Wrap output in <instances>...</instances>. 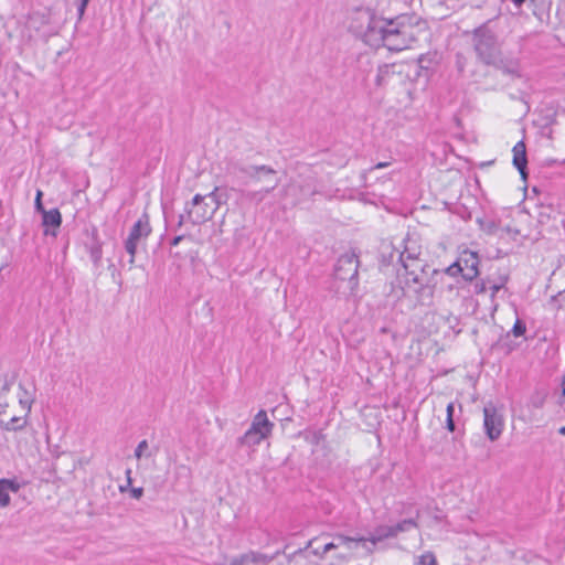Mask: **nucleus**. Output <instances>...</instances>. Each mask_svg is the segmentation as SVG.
<instances>
[{
	"label": "nucleus",
	"instance_id": "nucleus-1",
	"mask_svg": "<svg viewBox=\"0 0 565 565\" xmlns=\"http://www.w3.org/2000/svg\"><path fill=\"white\" fill-rule=\"evenodd\" d=\"M352 31L371 46H385L390 51H403L426 41L429 32L427 22L417 17L402 15L394 20L375 17L369 10L356 12Z\"/></svg>",
	"mask_w": 565,
	"mask_h": 565
},
{
	"label": "nucleus",
	"instance_id": "nucleus-2",
	"mask_svg": "<svg viewBox=\"0 0 565 565\" xmlns=\"http://www.w3.org/2000/svg\"><path fill=\"white\" fill-rule=\"evenodd\" d=\"M405 270V285L416 294L422 305L433 303L434 289L438 282H443V274L438 269L429 268L425 259L405 260L401 263Z\"/></svg>",
	"mask_w": 565,
	"mask_h": 565
},
{
	"label": "nucleus",
	"instance_id": "nucleus-3",
	"mask_svg": "<svg viewBox=\"0 0 565 565\" xmlns=\"http://www.w3.org/2000/svg\"><path fill=\"white\" fill-rule=\"evenodd\" d=\"M221 204L217 188L206 195L196 194L185 207L186 221L203 224L210 221Z\"/></svg>",
	"mask_w": 565,
	"mask_h": 565
},
{
	"label": "nucleus",
	"instance_id": "nucleus-4",
	"mask_svg": "<svg viewBox=\"0 0 565 565\" xmlns=\"http://www.w3.org/2000/svg\"><path fill=\"white\" fill-rule=\"evenodd\" d=\"M473 45L478 57L486 64H494L500 56L497 36L487 25L475 31Z\"/></svg>",
	"mask_w": 565,
	"mask_h": 565
},
{
	"label": "nucleus",
	"instance_id": "nucleus-5",
	"mask_svg": "<svg viewBox=\"0 0 565 565\" xmlns=\"http://www.w3.org/2000/svg\"><path fill=\"white\" fill-rule=\"evenodd\" d=\"M274 424L268 419L265 411H259L253 418L247 431L239 438V444L246 447H255L268 438Z\"/></svg>",
	"mask_w": 565,
	"mask_h": 565
},
{
	"label": "nucleus",
	"instance_id": "nucleus-6",
	"mask_svg": "<svg viewBox=\"0 0 565 565\" xmlns=\"http://www.w3.org/2000/svg\"><path fill=\"white\" fill-rule=\"evenodd\" d=\"M151 233V226L148 214L143 213L131 227L127 239L125 241V249L129 254V264L135 263L138 245L146 241Z\"/></svg>",
	"mask_w": 565,
	"mask_h": 565
},
{
	"label": "nucleus",
	"instance_id": "nucleus-7",
	"mask_svg": "<svg viewBox=\"0 0 565 565\" xmlns=\"http://www.w3.org/2000/svg\"><path fill=\"white\" fill-rule=\"evenodd\" d=\"M483 427L487 437L491 441L499 439L503 431V416L492 403H489L483 407Z\"/></svg>",
	"mask_w": 565,
	"mask_h": 565
},
{
	"label": "nucleus",
	"instance_id": "nucleus-8",
	"mask_svg": "<svg viewBox=\"0 0 565 565\" xmlns=\"http://www.w3.org/2000/svg\"><path fill=\"white\" fill-rule=\"evenodd\" d=\"M359 259L354 252L341 255L335 266V276L340 280H349L356 285Z\"/></svg>",
	"mask_w": 565,
	"mask_h": 565
},
{
	"label": "nucleus",
	"instance_id": "nucleus-9",
	"mask_svg": "<svg viewBox=\"0 0 565 565\" xmlns=\"http://www.w3.org/2000/svg\"><path fill=\"white\" fill-rule=\"evenodd\" d=\"M42 192L38 190V213L42 214V227L45 236L56 237L62 224V215L57 209L45 210L41 202Z\"/></svg>",
	"mask_w": 565,
	"mask_h": 565
},
{
	"label": "nucleus",
	"instance_id": "nucleus-10",
	"mask_svg": "<svg viewBox=\"0 0 565 565\" xmlns=\"http://www.w3.org/2000/svg\"><path fill=\"white\" fill-rule=\"evenodd\" d=\"M395 250L398 253L401 263L423 259L422 239L416 234H407L401 245L395 247Z\"/></svg>",
	"mask_w": 565,
	"mask_h": 565
},
{
	"label": "nucleus",
	"instance_id": "nucleus-11",
	"mask_svg": "<svg viewBox=\"0 0 565 565\" xmlns=\"http://www.w3.org/2000/svg\"><path fill=\"white\" fill-rule=\"evenodd\" d=\"M243 172L255 183H264L274 188L279 184L276 170L269 166H249L243 169Z\"/></svg>",
	"mask_w": 565,
	"mask_h": 565
},
{
	"label": "nucleus",
	"instance_id": "nucleus-12",
	"mask_svg": "<svg viewBox=\"0 0 565 565\" xmlns=\"http://www.w3.org/2000/svg\"><path fill=\"white\" fill-rule=\"evenodd\" d=\"M457 262L466 280L471 281L479 275V256L476 252L463 250Z\"/></svg>",
	"mask_w": 565,
	"mask_h": 565
},
{
	"label": "nucleus",
	"instance_id": "nucleus-13",
	"mask_svg": "<svg viewBox=\"0 0 565 565\" xmlns=\"http://www.w3.org/2000/svg\"><path fill=\"white\" fill-rule=\"evenodd\" d=\"M273 559V556L250 551L233 558L230 565H267Z\"/></svg>",
	"mask_w": 565,
	"mask_h": 565
},
{
	"label": "nucleus",
	"instance_id": "nucleus-14",
	"mask_svg": "<svg viewBox=\"0 0 565 565\" xmlns=\"http://www.w3.org/2000/svg\"><path fill=\"white\" fill-rule=\"evenodd\" d=\"M21 482L18 479H0V507L6 508L10 504V493L18 492Z\"/></svg>",
	"mask_w": 565,
	"mask_h": 565
},
{
	"label": "nucleus",
	"instance_id": "nucleus-15",
	"mask_svg": "<svg viewBox=\"0 0 565 565\" xmlns=\"http://www.w3.org/2000/svg\"><path fill=\"white\" fill-rule=\"evenodd\" d=\"M513 164L519 170L521 175L523 178L526 177L525 169H526V148L525 143L523 141L516 142V145L513 147Z\"/></svg>",
	"mask_w": 565,
	"mask_h": 565
},
{
	"label": "nucleus",
	"instance_id": "nucleus-16",
	"mask_svg": "<svg viewBox=\"0 0 565 565\" xmlns=\"http://www.w3.org/2000/svg\"><path fill=\"white\" fill-rule=\"evenodd\" d=\"M317 541H318V537H315V539L310 540V541L307 543V545H306L305 550L312 548V550H311V553H312L315 556L319 557V558H324V556H326V554H327L328 552H330L331 550H334V548H337V547H338V544H335L334 542L327 543V544H324L322 547H312V546H313V544H315Z\"/></svg>",
	"mask_w": 565,
	"mask_h": 565
},
{
	"label": "nucleus",
	"instance_id": "nucleus-17",
	"mask_svg": "<svg viewBox=\"0 0 565 565\" xmlns=\"http://www.w3.org/2000/svg\"><path fill=\"white\" fill-rule=\"evenodd\" d=\"M522 235V231L514 225L503 224L500 225V238H509L516 241Z\"/></svg>",
	"mask_w": 565,
	"mask_h": 565
},
{
	"label": "nucleus",
	"instance_id": "nucleus-18",
	"mask_svg": "<svg viewBox=\"0 0 565 565\" xmlns=\"http://www.w3.org/2000/svg\"><path fill=\"white\" fill-rule=\"evenodd\" d=\"M388 537H395V533L393 530V526H380L375 531V535H373L370 541L373 544H376L377 542L388 539Z\"/></svg>",
	"mask_w": 565,
	"mask_h": 565
},
{
	"label": "nucleus",
	"instance_id": "nucleus-19",
	"mask_svg": "<svg viewBox=\"0 0 565 565\" xmlns=\"http://www.w3.org/2000/svg\"><path fill=\"white\" fill-rule=\"evenodd\" d=\"M276 188L273 185H265L257 191H252L246 194V196L250 201H255L257 203L262 202L269 193H271Z\"/></svg>",
	"mask_w": 565,
	"mask_h": 565
},
{
	"label": "nucleus",
	"instance_id": "nucleus-20",
	"mask_svg": "<svg viewBox=\"0 0 565 565\" xmlns=\"http://www.w3.org/2000/svg\"><path fill=\"white\" fill-rule=\"evenodd\" d=\"M501 68L505 74H509L513 77L522 76L521 66H520L519 61H516V60H511V61L503 63Z\"/></svg>",
	"mask_w": 565,
	"mask_h": 565
},
{
	"label": "nucleus",
	"instance_id": "nucleus-21",
	"mask_svg": "<svg viewBox=\"0 0 565 565\" xmlns=\"http://www.w3.org/2000/svg\"><path fill=\"white\" fill-rule=\"evenodd\" d=\"M393 75V66L391 65H382L377 70V74L375 77V84L377 86H383L386 79Z\"/></svg>",
	"mask_w": 565,
	"mask_h": 565
},
{
	"label": "nucleus",
	"instance_id": "nucleus-22",
	"mask_svg": "<svg viewBox=\"0 0 565 565\" xmlns=\"http://www.w3.org/2000/svg\"><path fill=\"white\" fill-rule=\"evenodd\" d=\"M417 526L418 524L415 519H407L398 522L396 525H393V530L395 536H397L399 533L416 529Z\"/></svg>",
	"mask_w": 565,
	"mask_h": 565
},
{
	"label": "nucleus",
	"instance_id": "nucleus-23",
	"mask_svg": "<svg viewBox=\"0 0 565 565\" xmlns=\"http://www.w3.org/2000/svg\"><path fill=\"white\" fill-rule=\"evenodd\" d=\"M501 221L499 223L492 221V220H489V221H484V222H481V228L484 233L487 234H490V235H497L500 237V225H501Z\"/></svg>",
	"mask_w": 565,
	"mask_h": 565
},
{
	"label": "nucleus",
	"instance_id": "nucleus-24",
	"mask_svg": "<svg viewBox=\"0 0 565 565\" xmlns=\"http://www.w3.org/2000/svg\"><path fill=\"white\" fill-rule=\"evenodd\" d=\"M414 565H438L436 556L431 552H426L418 556Z\"/></svg>",
	"mask_w": 565,
	"mask_h": 565
},
{
	"label": "nucleus",
	"instance_id": "nucleus-25",
	"mask_svg": "<svg viewBox=\"0 0 565 565\" xmlns=\"http://www.w3.org/2000/svg\"><path fill=\"white\" fill-rule=\"evenodd\" d=\"M149 448L147 440H141L135 449V457L137 460H140L142 457H150V454H147Z\"/></svg>",
	"mask_w": 565,
	"mask_h": 565
},
{
	"label": "nucleus",
	"instance_id": "nucleus-26",
	"mask_svg": "<svg viewBox=\"0 0 565 565\" xmlns=\"http://www.w3.org/2000/svg\"><path fill=\"white\" fill-rule=\"evenodd\" d=\"M175 480H180L181 478H185L186 480L191 479V469L186 465H179L175 468Z\"/></svg>",
	"mask_w": 565,
	"mask_h": 565
},
{
	"label": "nucleus",
	"instance_id": "nucleus-27",
	"mask_svg": "<svg viewBox=\"0 0 565 565\" xmlns=\"http://www.w3.org/2000/svg\"><path fill=\"white\" fill-rule=\"evenodd\" d=\"M335 540L338 541L335 544H338V546L340 545H348L352 542H363L364 539L363 537H350V536H345L343 534H337L335 536Z\"/></svg>",
	"mask_w": 565,
	"mask_h": 565
},
{
	"label": "nucleus",
	"instance_id": "nucleus-28",
	"mask_svg": "<svg viewBox=\"0 0 565 565\" xmlns=\"http://www.w3.org/2000/svg\"><path fill=\"white\" fill-rule=\"evenodd\" d=\"M507 281H508L507 276H500V282H488L489 289L491 290L492 298L495 296L497 292H499L504 287Z\"/></svg>",
	"mask_w": 565,
	"mask_h": 565
},
{
	"label": "nucleus",
	"instance_id": "nucleus-29",
	"mask_svg": "<svg viewBox=\"0 0 565 565\" xmlns=\"http://www.w3.org/2000/svg\"><path fill=\"white\" fill-rule=\"evenodd\" d=\"M443 274V278L445 277V275H449L451 277H455L457 276L459 273H461V267L459 266L458 262H455L454 264H451L450 266H448L445 271H440Z\"/></svg>",
	"mask_w": 565,
	"mask_h": 565
},
{
	"label": "nucleus",
	"instance_id": "nucleus-30",
	"mask_svg": "<svg viewBox=\"0 0 565 565\" xmlns=\"http://www.w3.org/2000/svg\"><path fill=\"white\" fill-rule=\"evenodd\" d=\"M90 258L94 262V264H98L102 259V247L99 245H96L92 247L90 249Z\"/></svg>",
	"mask_w": 565,
	"mask_h": 565
},
{
	"label": "nucleus",
	"instance_id": "nucleus-31",
	"mask_svg": "<svg viewBox=\"0 0 565 565\" xmlns=\"http://www.w3.org/2000/svg\"><path fill=\"white\" fill-rule=\"evenodd\" d=\"M459 282L448 284L446 287L447 292L451 296V299L459 297Z\"/></svg>",
	"mask_w": 565,
	"mask_h": 565
},
{
	"label": "nucleus",
	"instance_id": "nucleus-32",
	"mask_svg": "<svg viewBox=\"0 0 565 565\" xmlns=\"http://www.w3.org/2000/svg\"><path fill=\"white\" fill-rule=\"evenodd\" d=\"M512 332L515 337H521L525 332V326L518 320L512 329Z\"/></svg>",
	"mask_w": 565,
	"mask_h": 565
},
{
	"label": "nucleus",
	"instance_id": "nucleus-33",
	"mask_svg": "<svg viewBox=\"0 0 565 565\" xmlns=\"http://www.w3.org/2000/svg\"><path fill=\"white\" fill-rule=\"evenodd\" d=\"M488 288V281L486 280H479L475 284V292L476 294H483L486 292Z\"/></svg>",
	"mask_w": 565,
	"mask_h": 565
},
{
	"label": "nucleus",
	"instance_id": "nucleus-34",
	"mask_svg": "<svg viewBox=\"0 0 565 565\" xmlns=\"http://www.w3.org/2000/svg\"><path fill=\"white\" fill-rule=\"evenodd\" d=\"M88 2H89V0H79L78 6H77L78 19H82V17L84 15V12H85V9H86Z\"/></svg>",
	"mask_w": 565,
	"mask_h": 565
},
{
	"label": "nucleus",
	"instance_id": "nucleus-35",
	"mask_svg": "<svg viewBox=\"0 0 565 565\" xmlns=\"http://www.w3.org/2000/svg\"><path fill=\"white\" fill-rule=\"evenodd\" d=\"M130 494L132 498L135 499H140L143 494V489L142 488H131L130 489Z\"/></svg>",
	"mask_w": 565,
	"mask_h": 565
},
{
	"label": "nucleus",
	"instance_id": "nucleus-36",
	"mask_svg": "<svg viewBox=\"0 0 565 565\" xmlns=\"http://www.w3.org/2000/svg\"><path fill=\"white\" fill-rule=\"evenodd\" d=\"M455 405L454 403H449L446 408L447 418H454Z\"/></svg>",
	"mask_w": 565,
	"mask_h": 565
},
{
	"label": "nucleus",
	"instance_id": "nucleus-37",
	"mask_svg": "<svg viewBox=\"0 0 565 565\" xmlns=\"http://www.w3.org/2000/svg\"><path fill=\"white\" fill-rule=\"evenodd\" d=\"M446 427L449 431L455 430V422L454 418H446Z\"/></svg>",
	"mask_w": 565,
	"mask_h": 565
},
{
	"label": "nucleus",
	"instance_id": "nucleus-38",
	"mask_svg": "<svg viewBox=\"0 0 565 565\" xmlns=\"http://www.w3.org/2000/svg\"><path fill=\"white\" fill-rule=\"evenodd\" d=\"M7 392H8V387H7V385H4L0 390V406H2V401H4V395L7 394Z\"/></svg>",
	"mask_w": 565,
	"mask_h": 565
},
{
	"label": "nucleus",
	"instance_id": "nucleus-39",
	"mask_svg": "<svg viewBox=\"0 0 565 565\" xmlns=\"http://www.w3.org/2000/svg\"><path fill=\"white\" fill-rule=\"evenodd\" d=\"M125 473H126V478H127V487H130L132 483L131 469H127Z\"/></svg>",
	"mask_w": 565,
	"mask_h": 565
},
{
	"label": "nucleus",
	"instance_id": "nucleus-40",
	"mask_svg": "<svg viewBox=\"0 0 565 565\" xmlns=\"http://www.w3.org/2000/svg\"><path fill=\"white\" fill-rule=\"evenodd\" d=\"M388 166H390V163H388V162H379L376 166H374V167L372 168V170H374V169H383V168H386V167H388Z\"/></svg>",
	"mask_w": 565,
	"mask_h": 565
},
{
	"label": "nucleus",
	"instance_id": "nucleus-41",
	"mask_svg": "<svg viewBox=\"0 0 565 565\" xmlns=\"http://www.w3.org/2000/svg\"><path fill=\"white\" fill-rule=\"evenodd\" d=\"M513 4L519 9L525 2V0H511Z\"/></svg>",
	"mask_w": 565,
	"mask_h": 565
},
{
	"label": "nucleus",
	"instance_id": "nucleus-42",
	"mask_svg": "<svg viewBox=\"0 0 565 565\" xmlns=\"http://www.w3.org/2000/svg\"><path fill=\"white\" fill-rule=\"evenodd\" d=\"M19 420H20V419H19V418H17V417H12V418H11V422H12V428H13V429H15V428H18V427H19V425H18Z\"/></svg>",
	"mask_w": 565,
	"mask_h": 565
},
{
	"label": "nucleus",
	"instance_id": "nucleus-43",
	"mask_svg": "<svg viewBox=\"0 0 565 565\" xmlns=\"http://www.w3.org/2000/svg\"><path fill=\"white\" fill-rule=\"evenodd\" d=\"M180 241H181L180 236L174 237L173 241H172V245H178Z\"/></svg>",
	"mask_w": 565,
	"mask_h": 565
},
{
	"label": "nucleus",
	"instance_id": "nucleus-44",
	"mask_svg": "<svg viewBox=\"0 0 565 565\" xmlns=\"http://www.w3.org/2000/svg\"><path fill=\"white\" fill-rule=\"evenodd\" d=\"M558 433L563 436H565V426H562L559 429H558Z\"/></svg>",
	"mask_w": 565,
	"mask_h": 565
},
{
	"label": "nucleus",
	"instance_id": "nucleus-45",
	"mask_svg": "<svg viewBox=\"0 0 565 565\" xmlns=\"http://www.w3.org/2000/svg\"><path fill=\"white\" fill-rule=\"evenodd\" d=\"M128 488H129V487H127V484H126V486H120V487H119V491H120V492H125Z\"/></svg>",
	"mask_w": 565,
	"mask_h": 565
},
{
	"label": "nucleus",
	"instance_id": "nucleus-46",
	"mask_svg": "<svg viewBox=\"0 0 565 565\" xmlns=\"http://www.w3.org/2000/svg\"><path fill=\"white\" fill-rule=\"evenodd\" d=\"M487 281L488 282H500V277L495 280L491 279V278H487Z\"/></svg>",
	"mask_w": 565,
	"mask_h": 565
},
{
	"label": "nucleus",
	"instance_id": "nucleus-47",
	"mask_svg": "<svg viewBox=\"0 0 565 565\" xmlns=\"http://www.w3.org/2000/svg\"><path fill=\"white\" fill-rule=\"evenodd\" d=\"M44 420H46V418H44ZM45 426H46V429H49V423L45 422Z\"/></svg>",
	"mask_w": 565,
	"mask_h": 565
}]
</instances>
